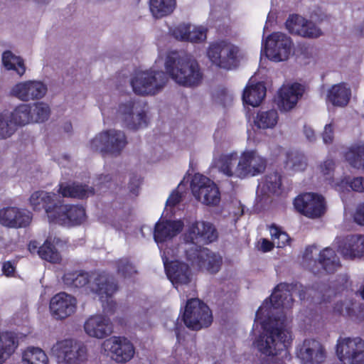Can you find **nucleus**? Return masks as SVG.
I'll list each match as a JSON object with an SVG mask.
<instances>
[{
  "instance_id": "1",
  "label": "nucleus",
  "mask_w": 364,
  "mask_h": 364,
  "mask_svg": "<svg viewBox=\"0 0 364 364\" xmlns=\"http://www.w3.org/2000/svg\"><path fill=\"white\" fill-rule=\"evenodd\" d=\"M186 87L198 86L203 81V74L198 61L183 51L160 52L154 65L146 70L135 72L131 80L134 92L140 95H155L160 92L168 79Z\"/></svg>"
},
{
  "instance_id": "2",
  "label": "nucleus",
  "mask_w": 364,
  "mask_h": 364,
  "mask_svg": "<svg viewBox=\"0 0 364 364\" xmlns=\"http://www.w3.org/2000/svg\"><path fill=\"white\" fill-rule=\"evenodd\" d=\"M291 286L287 284L277 285L269 299H266L256 313L255 325L259 323L263 330L254 341V346L262 354L276 356L282 354L288 359V348L292 342V335L289 322L284 314V309H290L293 304Z\"/></svg>"
},
{
  "instance_id": "3",
  "label": "nucleus",
  "mask_w": 364,
  "mask_h": 364,
  "mask_svg": "<svg viewBox=\"0 0 364 364\" xmlns=\"http://www.w3.org/2000/svg\"><path fill=\"white\" fill-rule=\"evenodd\" d=\"M68 279V287L70 288L85 287L96 294L102 302L104 311L109 314L114 311L115 303L112 296L117 291V286L113 278L106 274H94L91 279L87 273L76 271L75 280Z\"/></svg>"
},
{
  "instance_id": "4",
  "label": "nucleus",
  "mask_w": 364,
  "mask_h": 364,
  "mask_svg": "<svg viewBox=\"0 0 364 364\" xmlns=\"http://www.w3.org/2000/svg\"><path fill=\"white\" fill-rule=\"evenodd\" d=\"M218 235L215 227L209 222L196 220L189 223L183 235L184 244L179 247L183 251L184 247L188 252L201 248L200 245L208 244L217 239Z\"/></svg>"
},
{
  "instance_id": "5",
  "label": "nucleus",
  "mask_w": 364,
  "mask_h": 364,
  "mask_svg": "<svg viewBox=\"0 0 364 364\" xmlns=\"http://www.w3.org/2000/svg\"><path fill=\"white\" fill-rule=\"evenodd\" d=\"M239 48L222 40L209 43L206 55L212 65L225 70L235 68L239 63Z\"/></svg>"
},
{
  "instance_id": "6",
  "label": "nucleus",
  "mask_w": 364,
  "mask_h": 364,
  "mask_svg": "<svg viewBox=\"0 0 364 364\" xmlns=\"http://www.w3.org/2000/svg\"><path fill=\"white\" fill-rule=\"evenodd\" d=\"M115 114L116 120L130 130H139L148 124L145 106L136 101L129 100L120 103Z\"/></svg>"
},
{
  "instance_id": "7",
  "label": "nucleus",
  "mask_w": 364,
  "mask_h": 364,
  "mask_svg": "<svg viewBox=\"0 0 364 364\" xmlns=\"http://www.w3.org/2000/svg\"><path fill=\"white\" fill-rule=\"evenodd\" d=\"M127 144L124 133L119 130L109 129L97 134L90 142L92 151L112 156L119 155Z\"/></svg>"
},
{
  "instance_id": "8",
  "label": "nucleus",
  "mask_w": 364,
  "mask_h": 364,
  "mask_svg": "<svg viewBox=\"0 0 364 364\" xmlns=\"http://www.w3.org/2000/svg\"><path fill=\"white\" fill-rule=\"evenodd\" d=\"M180 250L178 247L176 251L171 252L165 249L161 255L166 275L176 289L188 284L191 279L190 267L181 260L175 259L181 253Z\"/></svg>"
},
{
  "instance_id": "9",
  "label": "nucleus",
  "mask_w": 364,
  "mask_h": 364,
  "mask_svg": "<svg viewBox=\"0 0 364 364\" xmlns=\"http://www.w3.org/2000/svg\"><path fill=\"white\" fill-rule=\"evenodd\" d=\"M291 38L281 32H275L262 41V54L274 62L287 60L291 51Z\"/></svg>"
},
{
  "instance_id": "10",
  "label": "nucleus",
  "mask_w": 364,
  "mask_h": 364,
  "mask_svg": "<svg viewBox=\"0 0 364 364\" xmlns=\"http://www.w3.org/2000/svg\"><path fill=\"white\" fill-rule=\"evenodd\" d=\"M186 326L193 330L208 327L213 321L212 312L209 307L198 299L188 300L183 313Z\"/></svg>"
},
{
  "instance_id": "11",
  "label": "nucleus",
  "mask_w": 364,
  "mask_h": 364,
  "mask_svg": "<svg viewBox=\"0 0 364 364\" xmlns=\"http://www.w3.org/2000/svg\"><path fill=\"white\" fill-rule=\"evenodd\" d=\"M191 191L197 200L207 205H217L220 193L216 184L208 177L196 173L191 181Z\"/></svg>"
},
{
  "instance_id": "12",
  "label": "nucleus",
  "mask_w": 364,
  "mask_h": 364,
  "mask_svg": "<svg viewBox=\"0 0 364 364\" xmlns=\"http://www.w3.org/2000/svg\"><path fill=\"white\" fill-rule=\"evenodd\" d=\"M51 351L59 363L80 364L87 359L86 347L71 339L57 342L53 345Z\"/></svg>"
},
{
  "instance_id": "13",
  "label": "nucleus",
  "mask_w": 364,
  "mask_h": 364,
  "mask_svg": "<svg viewBox=\"0 0 364 364\" xmlns=\"http://www.w3.org/2000/svg\"><path fill=\"white\" fill-rule=\"evenodd\" d=\"M336 355L343 364H364V341L360 338L338 340Z\"/></svg>"
},
{
  "instance_id": "14",
  "label": "nucleus",
  "mask_w": 364,
  "mask_h": 364,
  "mask_svg": "<svg viewBox=\"0 0 364 364\" xmlns=\"http://www.w3.org/2000/svg\"><path fill=\"white\" fill-rule=\"evenodd\" d=\"M186 259L191 262L193 267L206 270L210 273H216L222 265V257L207 248H199L193 252H188L187 247L183 248Z\"/></svg>"
},
{
  "instance_id": "15",
  "label": "nucleus",
  "mask_w": 364,
  "mask_h": 364,
  "mask_svg": "<svg viewBox=\"0 0 364 364\" xmlns=\"http://www.w3.org/2000/svg\"><path fill=\"white\" fill-rule=\"evenodd\" d=\"M102 348L117 363L129 361L135 353L132 343L123 336H112L106 339L102 344Z\"/></svg>"
},
{
  "instance_id": "16",
  "label": "nucleus",
  "mask_w": 364,
  "mask_h": 364,
  "mask_svg": "<svg viewBox=\"0 0 364 364\" xmlns=\"http://www.w3.org/2000/svg\"><path fill=\"white\" fill-rule=\"evenodd\" d=\"M266 159L260 156L256 150L245 149L239 157L237 177L245 178L255 176L262 173L266 167Z\"/></svg>"
},
{
  "instance_id": "17",
  "label": "nucleus",
  "mask_w": 364,
  "mask_h": 364,
  "mask_svg": "<svg viewBox=\"0 0 364 364\" xmlns=\"http://www.w3.org/2000/svg\"><path fill=\"white\" fill-rule=\"evenodd\" d=\"M294 206L298 212L310 218H320L326 211L324 198L314 193L298 196L294 200Z\"/></svg>"
},
{
  "instance_id": "18",
  "label": "nucleus",
  "mask_w": 364,
  "mask_h": 364,
  "mask_svg": "<svg viewBox=\"0 0 364 364\" xmlns=\"http://www.w3.org/2000/svg\"><path fill=\"white\" fill-rule=\"evenodd\" d=\"M50 213V223L67 227L80 225L86 218L85 211L82 207L62 204L60 202L56 206L55 213Z\"/></svg>"
},
{
  "instance_id": "19",
  "label": "nucleus",
  "mask_w": 364,
  "mask_h": 364,
  "mask_svg": "<svg viewBox=\"0 0 364 364\" xmlns=\"http://www.w3.org/2000/svg\"><path fill=\"white\" fill-rule=\"evenodd\" d=\"M183 227V224L181 220H169L162 218L156 224L154 238L158 245L161 255L165 249L171 252L175 250L168 246V242L181 232Z\"/></svg>"
},
{
  "instance_id": "20",
  "label": "nucleus",
  "mask_w": 364,
  "mask_h": 364,
  "mask_svg": "<svg viewBox=\"0 0 364 364\" xmlns=\"http://www.w3.org/2000/svg\"><path fill=\"white\" fill-rule=\"evenodd\" d=\"M49 307L53 318L58 320H63L76 312L77 301L71 294L60 292L51 298Z\"/></svg>"
},
{
  "instance_id": "21",
  "label": "nucleus",
  "mask_w": 364,
  "mask_h": 364,
  "mask_svg": "<svg viewBox=\"0 0 364 364\" xmlns=\"http://www.w3.org/2000/svg\"><path fill=\"white\" fill-rule=\"evenodd\" d=\"M296 354L302 364H321L326 358L321 343L315 339H305L296 346Z\"/></svg>"
},
{
  "instance_id": "22",
  "label": "nucleus",
  "mask_w": 364,
  "mask_h": 364,
  "mask_svg": "<svg viewBox=\"0 0 364 364\" xmlns=\"http://www.w3.org/2000/svg\"><path fill=\"white\" fill-rule=\"evenodd\" d=\"M304 92V87L297 82L283 85L277 92V104L282 112L294 109Z\"/></svg>"
},
{
  "instance_id": "23",
  "label": "nucleus",
  "mask_w": 364,
  "mask_h": 364,
  "mask_svg": "<svg viewBox=\"0 0 364 364\" xmlns=\"http://www.w3.org/2000/svg\"><path fill=\"white\" fill-rule=\"evenodd\" d=\"M47 92L46 86L39 81L29 80L16 84L11 90V95L21 101L41 99Z\"/></svg>"
},
{
  "instance_id": "24",
  "label": "nucleus",
  "mask_w": 364,
  "mask_h": 364,
  "mask_svg": "<svg viewBox=\"0 0 364 364\" xmlns=\"http://www.w3.org/2000/svg\"><path fill=\"white\" fill-rule=\"evenodd\" d=\"M83 327L88 336L97 339H103L112 333L110 319L102 314H95L88 317Z\"/></svg>"
},
{
  "instance_id": "25",
  "label": "nucleus",
  "mask_w": 364,
  "mask_h": 364,
  "mask_svg": "<svg viewBox=\"0 0 364 364\" xmlns=\"http://www.w3.org/2000/svg\"><path fill=\"white\" fill-rule=\"evenodd\" d=\"M287 30L293 33L304 38H318L321 36V30L311 21H309L299 15H292L286 22Z\"/></svg>"
},
{
  "instance_id": "26",
  "label": "nucleus",
  "mask_w": 364,
  "mask_h": 364,
  "mask_svg": "<svg viewBox=\"0 0 364 364\" xmlns=\"http://www.w3.org/2000/svg\"><path fill=\"white\" fill-rule=\"evenodd\" d=\"M32 217L30 212L16 207L0 209V223L9 228H21L28 225Z\"/></svg>"
},
{
  "instance_id": "27",
  "label": "nucleus",
  "mask_w": 364,
  "mask_h": 364,
  "mask_svg": "<svg viewBox=\"0 0 364 364\" xmlns=\"http://www.w3.org/2000/svg\"><path fill=\"white\" fill-rule=\"evenodd\" d=\"M341 255L348 259H360L364 257V235L346 236L338 245Z\"/></svg>"
},
{
  "instance_id": "28",
  "label": "nucleus",
  "mask_w": 364,
  "mask_h": 364,
  "mask_svg": "<svg viewBox=\"0 0 364 364\" xmlns=\"http://www.w3.org/2000/svg\"><path fill=\"white\" fill-rule=\"evenodd\" d=\"M29 203L34 210L44 209L50 223V212L54 213L56 206L60 203L58 196L54 193H48L43 191H36L31 196Z\"/></svg>"
},
{
  "instance_id": "29",
  "label": "nucleus",
  "mask_w": 364,
  "mask_h": 364,
  "mask_svg": "<svg viewBox=\"0 0 364 364\" xmlns=\"http://www.w3.org/2000/svg\"><path fill=\"white\" fill-rule=\"evenodd\" d=\"M272 154L276 157L284 154L286 158L284 160V167L289 171H302L307 166L305 156L297 151L285 150L281 146H277L274 148Z\"/></svg>"
},
{
  "instance_id": "30",
  "label": "nucleus",
  "mask_w": 364,
  "mask_h": 364,
  "mask_svg": "<svg viewBox=\"0 0 364 364\" xmlns=\"http://www.w3.org/2000/svg\"><path fill=\"white\" fill-rule=\"evenodd\" d=\"M351 97L350 87L346 83H338L328 87L326 92V102L334 107H344Z\"/></svg>"
},
{
  "instance_id": "31",
  "label": "nucleus",
  "mask_w": 364,
  "mask_h": 364,
  "mask_svg": "<svg viewBox=\"0 0 364 364\" xmlns=\"http://www.w3.org/2000/svg\"><path fill=\"white\" fill-rule=\"evenodd\" d=\"M62 240L55 235H49L43 245L39 247L38 254L43 259L51 263H59L61 256L57 247H61Z\"/></svg>"
},
{
  "instance_id": "32",
  "label": "nucleus",
  "mask_w": 364,
  "mask_h": 364,
  "mask_svg": "<svg viewBox=\"0 0 364 364\" xmlns=\"http://www.w3.org/2000/svg\"><path fill=\"white\" fill-rule=\"evenodd\" d=\"M266 95V88L262 82L254 84L252 79L244 90L242 101L244 104L257 107L260 105Z\"/></svg>"
},
{
  "instance_id": "33",
  "label": "nucleus",
  "mask_w": 364,
  "mask_h": 364,
  "mask_svg": "<svg viewBox=\"0 0 364 364\" xmlns=\"http://www.w3.org/2000/svg\"><path fill=\"white\" fill-rule=\"evenodd\" d=\"M58 193L63 197L83 198L92 196L94 189L78 183H61L59 185Z\"/></svg>"
},
{
  "instance_id": "34",
  "label": "nucleus",
  "mask_w": 364,
  "mask_h": 364,
  "mask_svg": "<svg viewBox=\"0 0 364 364\" xmlns=\"http://www.w3.org/2000/svg\"><path fill=\"white\" fill-rule=\"evenodd\" d=\"M239 158L237 153L232 152L215 158L213 161L214 166L223 174L228 176L237 177V162Z\"/></svg>"
},
{
  "instance_id": "35",
  "label": "nucleus",
  "mask_w": 364,
  "mask_h": 364,
  "mask_svg": "<svg viewBox=\"0 0 364 364\" xmlns=\"http://www.w3.org/2000/svg\"><path fill=\"white\" fill-rule=\"evenodd\" d=\"M343 156L353 167L364 169V141L350 145L343 153Z\"/></svg>"
},
{
  "instance_id": "36",
  "label": "nucleus",
  "mask_w": 364,
  "mask_h": 364,
  "mask_svg": "<svg viewBox=\"0 0 364 364\" xmlns=\"http://www.w3.org/2000/svg\"><path fill=\"white\" fill-rule=\"evenodd\" d=\"M279 121V114L276 109L261 110L254 119L255 125L261 129H272Z\"/></svg>"
},
{
  "instance_id": "37",
  "label": "nucleus",
  "mask_w": 364,
  "mask_h": 364,
  "mask_svg": "<svg viewBox=\"0 0 364 364\" xmlns=\"http://www.w3.org/2000/svg\"><path fill=\"white\" fill-rule=\"evenodd\" d=\"M318 264L327 273H333L341 267L339 258L330 247H326L320 252Z\"/></svg>"
},
{
  "instance_id": "38",
  "label": "nucleus",
  "mask_w": 364,
  "mask_h": 364,
  "mask_svg": "<svg viewBox=\"0 0 364 364\" xmlns=\"http://www.w3.org/2000/svg\"><path fill=\"white\" fill-rule=\"evenodd\" d=\"M281 184V176L277 173H271L266 176L264 181L259 183L257 194L259 196L278 193Z\"/></svg>"
},
{
  "instance_id": "39",
  "label": "nucleus",
  "mask_w": 364,
  "mask_h": 364,
  "mask_svg": "<svg viewBox=\"0 0 364 364\" xmlns=\"http://www.w3.org/2000/svg\"><path fill=\"white\" fill-rule=\"evenodd\" d=\"M331 186L340 192L352 190L355 192L363 193L364 177L359 176L351 178L349 176H346L338 182H332Z\"/></svg>"
},
{
  "instance_id": "40",
  "label": "nucleus",
  "mask_w": 364,
  "mask_h": 364,
  "mask_svg": "<svg viewBox=\"0 0 364 364\" xmlns=\"http://www.w3.org/2000/svg\"><path fill=\"white\" fill-rule=\"evenodd\" d=\"M31 107L28 104H21L17 106L9 114L11 121L16 129L31 123Z\"/></svg>"
},
{
  "instance_id": "41",
  "label": "nucleus",
  "mask_w": 364,
  "mask_h": 364,
  "mask_svg": "<svg viewBox=\"0 0 364 364\" xmlns=\"http://www.w3.org/2000/svg\"><path fill=\"white\" fill-rule=\"evenodd\" d=\"M175 6V0H149L150 11L154 18H162L171 14Z\"/></svg>"
},
{
  "instance_id": "42",
  "label": "nucleus",
  "mask_w": 364,
  "mask_h": 364,
  "mask_svg": "<svg viewBox=\"0 0 364 364\" xmlns=\"http://www.w3.org/2000/svg\"><path fill=\"white\" fill-rule=\"evenodd\" d=\"M16 348L17 343L11 333L0 334V364L11 356Z\"/></svg>"
},
{
  "instance_id": "43",
  "label": "nucleus",
  "mask_w": 364,
  "mask_h": 364,
  "mask_svg": "<svg viewBox=\"0 0 364 364\" xmlns=\"http://www.w3.org/2000/svg\"><path fill=\"white\" fill-rule=\"evenodd\" d=\"M32 124H40L46 122L50 116V107L44 102L29 104Z\"/></svg>"
},
{
  "instance_id": "44",
  "label": "nucleus",
  "mask_w": 364,
  "mask_h": 364,
  "mask_svg": "<svg viewBox=\"0 0 364 364\" xmlns=\"http://www.w3.org/2000/svg\"><path fill=\"white\" fill-rule=\"evenodd\" d=\"M2 64L6 70H14L20 76L23 75L26 70L23 60L9 50L3 53Z\"/></svg>"
},
{
  "instance_id": "45",
  "label": "nucleus",
  "mask_w": 364,
  "mask_h": 364,
  "mask_svg": "<svg viewBox=\"0 0 364 364\" xmlns=\"http://www.w3.org/2000/svg\"><path fill=\"white\" fill-rule=\"evenodd\" d=\"M23 361L26 364H48V359L42 349L31 347L23 352Z\"/></svg>"
},
{
  "instance_id": "46",
  "label": "nucleus",
  "mask_w": 364,
  "mask_h": 364,
  "mask_svg": "<svg viewBox=\"0 0 364 364\" xmlns=\"http://www.w3.org/2000/svg\"><path fill=\"white\" fill-rule=\"evenodd\" d=\"M269 230L271 239L277 247L282 248L289 243L290 237L280 227L272 224L269 227Z\"/></svg>"
},
{
  "instance_id": "47",
  "label": "nucleus",
  "mask_w": 364,
  "mask_h": 364,
  "mask_svg": "<svg viewBox=\"0 0 364 364\" xmlns=\"http://www.w3.org/2000/svg\"><path fill=\"white\" fill-rule=\"evenodd\" d=\"M16 129L8 113H0V139L11 136Z\"/></svg>"
},
{
  "instance_id": "48",
  "label": "nucleus",
  "mask_w": 364,
  "mask_h": 364,
  "mask_svg": "<svg viewBox=\"0 0 364 364\" xmlns=\"http://www.w3.org/2000/svg\"><path fill=\"white\" fill-rule=\"evenodd\" d=\"M207 28L203 26L190 25L188 41L193 43H200L207 38Z\"/></svg>"
},
{
  "instance_id": "49",
  "label": "nucleus",
  "mask_w": 364,
  "mask_h": 364,
  "mask_svg": "<svg viewBox=\"0 0 364 364\" xmlns=\"http://www.w3.org/2000/svg\"><path fill=\"white\" fill-rule=\"evenodd\" d=\"M191 24L182 23L170 30L173 38L181 41H188Z\"/></svg>"
},
{
  "instance_id": "50",
  "label": "nucleus",
  "mask_w": 364,
  "mask_h": 364,
  "mask_svg": "<svg viewBox=\"0 0 364 364\" xmlns=\"http://www.w3.org/2000/svg\"><path fill=\"white\" fill-rule=\"evenodd\" d=\"M117 271L124 277H130L136 273L134 266L127 259H122L117 262Z\"/></svg>"
},
{
  "instance_id": "51",
  "label": "nucleus",
  "mask_w": 364,
  "mask_h": 364,
  "mask_svg": "<svg viewBox=\"0 0 364 364\" xmlns=\"http://www.w3.org/2000/svg\"><path fill=\"white\" fill-rule=\"evenodd\" d=\"M353 302L350 300H345L344 301H337L333 307L334 311L344 315V316H350L352 313L353 310Z\"/></svg>"
},
{
  "instance_id": "52",
  "label": "nucleus",
  "mask_w": 364,
  "mask_h": 364,
  "mask_svg": "<svg viewBox=\"0 0 364 364\" xmlns=\"http://www.w3.org/2000/svg\"><path fill=\"white\" fill-rule=\"evenodd\" d=\"M181 193H179L178 190L173 191L171 193V194L166 200L165 208V212H166V215L168 214V212H170V213H173L172 208H173L181 202Z\"/></svg>"
},
{
  "instance_id": "53",
  "label": "nucleus",
  "mask_w": 364,
  "mask_h": 364,
  "mask_svg": "<svg viewBox=\"0 0 364 364\" xmlns=\"http://www.w3.org/2000/svg\"><path fill=\"white\" fill-rule=\"evenodd\" d=\"M334 170V162L331 159H327L321 164L318 166L319 173L326 179L331 178V173Z\"/></svg>"
},
{
  "instance_id": "54",
  "label": "nucleus",
  "mask_w": 364,
  "mask_h": 364,
  "mask_svg": "<svg viewBox=\"0 0 364 364\" xmlns=\"http://www.w3.org/2000/svg\"><path fill=\"white\" fill-rule=\"evenodd\" d=\"M335 125L333 122L327 124L324 127L323 132L321 134L322 139L324 144H331L334 138Z\"/></svg>"
},
{
  "instance_id": "55",
  "label": "nucleus",
  "mask_w": 364,
  "mask_h": 364,
  "mask_svg": "<svg viewBox=\"0 0 364 364\" xmlns=\"http://www.w3.org/2000/svg\"><path fill=\"white\" fill-rule=\"evenodd\" d=\"M316 248L314 247H309L305 250L304 253V265L312 271L314 273H316L314 267L311 265L316 264V262L312 259L313 250Z\"/></svg>"
},
{
  "instance_id": "56",
  "label": "nucleus",
  "mask_w": 364,
  "mask_h": 364,
  "mask_svg": "<svg viewBox=\"0 0 364 364\" xmlns=\"http://www.w3.org/2000/svg\"><path fill=\"white\" fill-rule=\"evenodd\" d=\"M353 218L357 224L364 225V203L357 207Z\"/></svg>"
},
{
  "instance_id": "57",
  "label": "nucleus",
  "mask_w": 364,
  "mask_h": 364,
  "mask_svg": "<svg viewBox=\"0 0 364 364\" xmlns=\"http://www.w3.org/2000/svg\"><path fill=\"white\" fill-rule=\"evenodd\" d=\"M16 267L14 263L7 261L3 263L2 272L6 277L12 276L15 272Z\"/></svg>"
},
{
  "instance_id": "58",
  "label": "nucleus",
  "mask_w": 364,
  "mask_h": 364,
  "mask_svg": "<svg viewBox=\"0 0 364 364\" xmlns=\"http://www.w3.org/2000/svg\"><path fill=\"white\" fill-rule=\"evenodd\" d=\"M304 134L310 142L314 141L316 139L314 130L309 126L306 125L304 127Z\"/></svg>"
},
{
  "instance_id": "59",
  "label": "nucleus",
  "mask_w": 364,
  "mask_h": 364,
  "mask_svg": "<svg viewBox=\"0 0 364 364\" xmlns=\"http://www.w3.org/2000/svg\"><path fill=\"white\" fill-rule=\"evenodd\" d=\"M259 244V249L264 252L270 251L275 245L272 241L271 242L265 238L261 239Z\"/></svg>"
},
{
  "instance_id": "60",
  "label": "nucleus",
  "mask_w": 364,
  "mask_h": 364,
  "mask_svg": "<svg viewBox=\"0 0 364 364\" xmlns=\"http://www.w3.org/2000/svg\"><path fill=\"white\" fill-rule=\"evenodd\" d=\"M75 275H76V271L66 272L64 274L63 278L64 284L68 287V279H70L71 281L73 280V282H75Z\"/></svg>"
},
{
  "instance_id": "61",
  "label": "nucleus",
  "mask_w": 364,
  "mask_h": 364,
  "mask_svg": "<svg viewBox=\"0 0 364 364\" xmlns=\"http://www.w3.org/2000/svg\"><path fill=\"white\" fill-rule=\"evenodd\" d=\"M28 249L31 253H33L37 249H39L38 242L36 241H31L28 244Z\"/></svg>"
},
{
  "instance_id": "62",
  "label": "nucleus",
  "mask_w": 364,
  "mask_h": 364,
  "mask_svg": "<svg viewBox=\"0 0 364 364\" xmlns=\"http://www.w3.org/2000/svg\"><path fill=\"white\" fill-rule=\"evenodd\" d=\"M100 109H101V111H102V113L103 115H109V108L107 107V106L105 105V103H101L100 105Z\"/></svg>"
},
{
  "instance_id": "63",
  "label": "nucleus",
  "mask_w": 364,
  "mask_h": 364,
  "mask_svg": "<svg viewBox=\"0 0 364 364\" xmlns=\"http://www.w3.org/2000/svg\"><path fill=\"white\" fill-rule=\"evenodd\" d=\"M98 180L99 183H103L105 182H108L110 180V177L109 176H101Z\"/></svg>"
},
{
  "instance_id": "64",
  "label": "nucleus",
  "mask_w": 364,
  "mask_h": 364,
  "mask_svg": "<svg viewBox=\"0 0 364 364\" xmlns=\"http://www.w3.org/2000/svg\"><path fill=\"white\" fill-rule=\"evenodd\" d=\"M359 33L361 36H364V22L358 27Z\"/></svg>"
}]
</instances>
